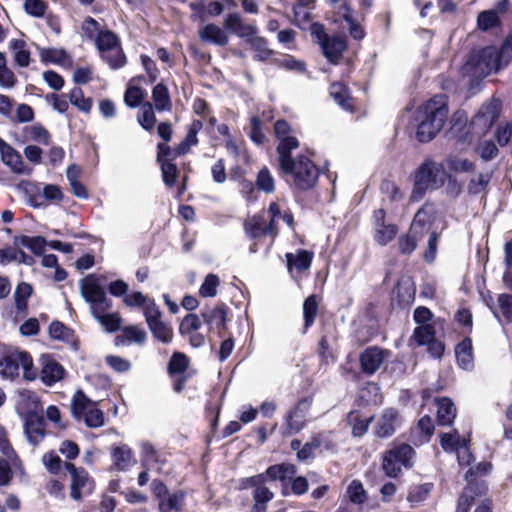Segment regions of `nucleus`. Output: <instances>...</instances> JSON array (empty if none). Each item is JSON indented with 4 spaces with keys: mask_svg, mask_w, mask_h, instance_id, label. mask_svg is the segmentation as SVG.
Listing matches in <instances>:
<instances>
[{
    "mask_svg": "<svg viewBox=\"0 0 512 512\" xmlns=\"http://www.w3.org/2000/svg\"><path fill=\"white\" fill-rule=\"evenodd\" d=\"M298 140H288L279 149V166L281 170L290 175L295 187L300 190H309L314 187L319 177V169L314 162L304 155L292 158V150L298 148Z\"/></svg>",
    "mask_w": 512,
    "mask_h": 512,
    "instance_id": "obj_1",
    "label": "nucleus"
},
{
    "mask_svg": "<svg viewBox=\"0 0 512 512\" xmlns=\"http://www.w3.org/2000/svg\"><path fill=\"white\" fill-rule=\"evenodd\" d=\"M510 63L507 57H504V50L496 46H486L473 49L466 62L461 68L463 76H467L472 81L481 80L491 73H497Z\"/></svg>",
    "mask_w": 512,
    "mask_h": 512,
    "instance_id": "obj_2",
    "label": "nucleus"
},
{
    "mask_svg": "<svg viewBox=\"0 0 512 512\" xmlns=\"http://www.w3.org/2000/svg\"><path fill=\"white\" fill-rule=\"evenodd\" d=\"M416 137L420 142L431 141L443 128L448 117L447 98L436 95L419 110Z\"/></svg>",
    "mask_w": 512,
    "mask_h": 512,
    "instance_id": "obj_3",
    "label": "nucleus"
},
{
    "mask_svg": "<svg viewBox=\"0 0 512 512\" xmlns=\"http://www.w3.org/2000/svg\"><path fill=\"white\" fill-rule=\"evenodd\" d=\"M493 469L489 461H481L475 467L468 468L464 474L466 485L457 500L456 512H469L477 498L488 493V482L484 479Z\"/></svg>",
    "mask_w": 512,
    "mask_h": 512,
    "instance_id": "obj_4",
    "label": "nucleus"
},
{
    "mask_svg": "<svg viewBox=\"0 0 512 512\" xmlns=\"http://www.w3.org/2000/svg\"><path fill=\"white\" fill-rule=\"evenodd\" d=\"M493 469L489 461H481L475 467L468 468L464 474L466 485L457 500L456 512H469L477 498L488 493V482L484 479Z\"/></svg>",
    "mask_w": 512,
    "mask_h": 512,
    "instance_id": "obj_5",
    "label": "nucleus"
},
{
    "mask_svg": "<svg viewBox=\"0 0 512 512\" xmlns=\"http://www.w3.org/2000/svg\"><path fill=\"white\" fill-rule=\"evenodd\" d=\"M447 174L444 166L432 159H426L414 173L411 202L421 201L429 190H437L446 182Z\"/></svg>",
    "mask_w": 512,
    "mask_h": 512,
    "instance_id": "obj_6",
    "label": "nucleus"
},
{
    "mask_svg": "<svg viewBox=\"0 0 512 512\" xmlns=\"http://www.w3.org/2000/svg\"><path fill=\"white\" fill-rule=\"evenodd\" d=\"M95 45L101 57L112 69H119L126 64V56L121 47L119 37L110 30L99 31L95 37Z\"/></svg>",
    "mask_w": 512,
    "mask_h": 512,
    "instance_id": "obj_7",
    "label": "nucleus"
},
{
    "mask_svg": "<svg viewBox=\"0 0 512 512\" xmlns=\"http://www.w3.org/2000/svg\"><path fill=\"white\" fill-rule=\"evenodd\" d=\"M246 236L255 242L250 245V252L256 253L258 251L257 242L265 236H268L273 241L278 235V227L276 224H271L266 216L264 210L257 214L248 217L243 224Z\"/></svg>",
    "mask_w": 512,
    "mask_h": 512,
    "instance_id": "obj_8",
    "label": "nucleus"
},
{
    "mask_svg": "<svg viewBox=\"0 0 512 512\" xmlns=\"http://www.w3.org/2000/svg\"><path fill=\"white\" fill-rule=\"evenodd\" d=\"M81 296L89 304L91 314H98L100 309H110L111 300L105 289L99 284L95 275L90 274L79 282Z\"/></svg>",
    "mask_w": 512,
    "mask_h": 512,
    "instance_id": "obj_9",
    "label": "nucleus"
},
{
    "mask_svg": "<svg viewBox=\"0 0 512 512\" xmlns=\"http://www.w3.org/2000/svg\"><path fill=\"white\" fill-rule=\"evenodd\" d=\"M71 410L76 418H84L89 427L97 428L104 424V413L81 390L74 394Z\"/></svg>",
    "mask_w": 512,
    "mask_h": 512,
    "instance_id": "obj_10",
    "label": "nucleus"
},
{
    "mask_svg": "<svg viewBox=\"0 0 512 512\" xmlns=\"http://www.w3.org/2000/svg\"><path fill=\"white\" fill-rule=\"evenodd\" d=\"M415 454V450H386L382 468L388 477H397L401 472V467L410 468L412 466L411 459Z\"/></svg>",
    "mask_w": 512,
    "mask_h": 512,
    "instance_id": "obj_11",
    "label": "nucleus"
},
{
    "mask_svg": "<svg viewBox=\"0 0 512 512\" xmlns=\"http://www.w3.org/2000/svg\"><path fill=\"white\" fill-rule=\"evenodd\" d=\"M386 212L384 209L375 210L373 213L374 240L381 246H385L391 242L398 228L392 223H386Z\"/></svg>",
    "mask_w": 512,
    "mask_h": 512,
    "instance_id": "obj_12",
    "label": "nucleus"
},
{
    "mask_svg": "<svg viewBox=\"0 0 512 512\" xmlns=\"http://www.w3.org/2000/svg\"><path fill=\"white\" fill-rule=\"evenodd\" d=\"M424 216L425 210L420 208L415 214L409 233L399 237L398 246L402 254H410L415 250L417 246L416 233L424 228Z\"/></svg>",
    "mask_w": 512,
    "mask_h": 512,
    "instance_id": "obj_13",
    "label": "nucleus"
},
{
    "mask_svg": "<svg viewBox=\"0 0 512 512\" xmlns=\"http://www.w3.org/2000/svg\"><path fill=\"white\" fill-rule=\"evenodd\" d=\"M311 406L312 399L306 397L301 399L295 408L288 413L286 425L289 433H296L304 427Z\"/></svg>",
    "mask_w": 512,
    "mask_h": 512,
    "instance_id": "obj_14",
    "label": "nucleus"
},
{
    "mask_svg": "<svg viewBox=\"0 0 512 512\" xmlns=\"http://www.w3.org/2000/svg\"><path fill=\"white\" fill-rule=\"evenodd\" d=\"M387 350L379 347H368L360 354L361 369L365 374H374L388 356Z\"/></svg>",
    "mask_w": 512,
    "mask_h": 512,
    "instance_id": "obj_15",
    "label": "nucleus"
},
{
    "mask_svg": "<svg viewBox=\"0 0 512 512\" xmlns=\"http://www.w3.org/2000/svg\"><path fill=\"white\" fill-rule=\"evenodd\" d=\"M28 353L25 351L15 350L7 353L0 359L1 373L8 378H14L19 375L22 363H28Z\"/></svg>",
    "mask_w": 512,
    "mask_h": 512,
    "instance_id": "obj_16",
    "label": "nucleus"
},
{
    "mask_svg": "<svg viewBox=\"0 0 512 512\" xmlns=\"http://www.w3.org/2000/svg\"><path fill=\"white\" fill-rule=\"evenodd\" d=\"M434 423L429 415L422 416L411 429V442L415 446L428 443L434 434Z\"/></svg>",
    "mask_w": 512,
    "mask_h": 512,
    "instance_id": "obj_17",
    "label": "nucleus"
},
{
    "mask_svg": "<svg viewBox=\"0 0 512 512\" xmlns=\"http://www.w3.org/2000/svg\"><path fill=\"white\" fill-rule=\"evenodd\" d=\"M41 363L40 377L45 385L51 386L63 378L65 370L56 360L50 356H42Z\"/></svg>",
    "mask_w": 512,
    "mask_h": 512,
    "instance_id": "obj_18",
    "label": "nucleus"
},
{
    "mask_svg": "<svg viewBox=\"0 0 512 512\" xmlns=\"http://www.w3.org/2000/svg\"><path fill=\"white\" fill-rule=\"evenodd\" d=\"M320 45L324 56L332 64L339 63L346 49V41L341 37L325 36Z\"/></svg>",
    "mask_w": 512,
    "mask_h": 512,
    "instance_id": "obj_19",
    "label": "nucleus"
},
{
    "mask_svg": "<svg viewBox=\"0 0 512 512\" xmlns=\"http://www.w3.org/2000/svg\"><path fill=\"white\" fill-rule=\"evenodd\" d=\"M399 422L400 420L397 411L394 409H387L377 421L375 434L381 438L390 437L394 434Z\"/></svg>",
    "mask_w": 512,
    "mask_h": 512,
    "instance_id": "obj_20",
    "label": "nucleus"
},
{
    "mask_svg": "<svg viewBox=\"0 0 512 512\" xmlns=\"http://www.w3.org/2000/svg\"><path fill=\"white\" fill-rule=\"evenodd\" d=\"M201 316L210 330L216 329L221 333V330L226 328V310L223 305L206 307L202 310Z\"/></svg>",
    "mask_w": 512,
    "mask_h": 512,
    "instance_id": "obj_21",
    "label": "nucleus"
},
{
    "mask_svg": "<svg viewBox=\"0 0 512 512\" xmlns=\"http://www.w3.org/2000/svg\"><path fill=\"white\" fill-rule=\"evenodd\" d=\"M295 473L296 468L293 464L282 463L269 466L266 471L260 473V475H263V484H266L268 481L279 480L284 482L287 479H292Z\"/></svg>",
    "mask_w": 512,
    "mask_h": 512,
    "instance_id": "obj_22",
    "label": "nucleus"
},
{
    "mask_svg": "<svg viewBox=\"0 0 512 512\" xmlns=\"http://www.w3.org/2000/svg\"><path fill=\"white\" fill-rule=\"evenodd\" d=\"M5 458H0V486L8 485L13 478L12 466L17 467L21 460L16 450H2Z\"/></svg>",
    "mask_w": 512,
    "mask_h": 512,
    "instance_id": "obj_23",
    "label": "nucleus"
},
{
    "mask_svg": "<svg viewBox=\"0 0 512 512\" xmlns=\"http://www.w3.org/2000/svg\"><path fill=\"white\" fill-rule=\"evenodd\" d=\"M66 469L71 474V491L70 496L74 500L82 499V489L86 486L88 482V474L86 471H78L73 463L66 462Z\"/></svg>",
    "mask_w": 512,
    "mask_h": 512,
    "instance_id": "obj_24",
    "label": "nucleus"
},
{
    "mask_svg": "<svg viewBox=\"0 0 512 512\" xmlns=\"http://www.w3.org/2000/svg\"><path fill=\"white\" fill-rule=\"evenodd\" d=\"M18 409L29 418L35 417L41 410V403L36 393L23 390L19 394Z\"/></svg>",
    "mask_w": 512,
    "mask_h": 512,
    "instance_id": "obj_25",
    "label": "nucleus"
},
{
    "mask_svg": "<svg viewBox=\"0 0 512 512\" xmlns=\"http://www.w3.org/2000/svg\"><path fill=\"white\" fill-rule=\"evenodd\" d=\"M146 332L136 325L126 326L122 329V333L115 337L116 346H127L131 343L143 344L146 340Z\"/></svg>",
    "mask_w": 512,
    "mask_h": 512,
    "instance_id": "obj_26",
    "label": "nucleus"
},
{
    "mask_svg": "<svg viewBox=\"0 0 512 512\" xmlns=\"http://www.w3.org/2000/svg\"><path fill=\"white\" fill-rule=\"evenodd\" d=\"M434 405L437 408V422L439 425H450L456 417V407L447 397L436 398Z\"/></svg>",
    "mask_w": 512,
    "mask_h": 512,
    "instance_id": "obj_27",
    "label": "nucleus"
},
{
    "mask_svg": "<svg viewBox=\"0 0 512 512\" xmlns=\"http://www.w3.org/2000/svg\"><path fill=\"white\" fill-rule=\"evenodd\" d=\"M24 432L29 444L38 445L45 436L44 420L42 417L28 418L24 425Z\"/></svg>",
    "mask_w": 512,
    "mask_h": 512,
    "instance_id": "obj_28",
    "label": "nucleus"
},
{
    "mask_svg": "<svg viewBox=\"0 0 512 512\" xmlns=\"http://www.w3.org/2000/svg\"><path fill=\"white\" fill-rule=\"evenodd\" d=\"M455 355L458 365L464 370H471L474 367L473 347L470 338L463 339L455 347Z\"/></svg>",
    "mask_w": 512,
    "mask_h": 512,
    "instance_id": "obj_29",
    "label": "nucleus"
},
{
    "mask_svg": "<svg viewBox=\"0 0 512 512\" xmlns=\"http://www.w3.org/2000/svg\"><path fill=\"white\" fill-rule=\"evenodd\" d=\"M199 37L202 41L212 43L218 46H225L228 43L226 33L215 24H207L199 31Z\"/></svg>",
    "mask_w": 512,
    "mask_h": 512,
    "instance_id": "obj_30",
    "label": "nucleus"
},
{
    "mask_svg": "<svg viewBox=\"0 0 512 512\" xmlns=\"http://www.w3.org/2000/svg\"><path fill=\"white\" fill-rule=\"evenodd\" d=\"M26 46V42L21 39H12L9 41V48L14 52V63L22 68L28 67L31 61V54Z\"/></svg>",
    "mask_w": 512,
    "mask_h": 512,
    "instance_id": "obj_31",
    "label": "nucleus"
},
{
    "mask_svg": "<svg viewBox=\"0 0 512 512\" xmlns=\"http://www.w3.org/2000/svg\"><path fill=\"white\" fill-rule=\"evenodd\" d=\"M252 496L254 504L250 512H266L267 503L273 499L274 494L265 484H260L254 488Z\"/></svg>",
    "mask_w": 512,
    "mask_h": 512,
    "instance_id": "obj_32",
    "label": "nucleus"
},
{
    "mask_svg": "<svg viewBox=\"0 0 512 512\" xmlns=\"http://www.w3.org/2000/svg\"><path fill=\"white\" fill-rule=\"evenodd\" d=\"M494 316L501 321L503 320L506 323L512 322V295L510 294H500L497 298V307L491 308Z\"/></svg>",
    "mask_w": 512,
    "mask_h": 512,
    "instance_id": "obj_33",
    "label": "nucleus"
},
{
    "mask_svg": "<svg viewBox=\"0 0 512 512\" xmlns=\"http://www.w3.org/2000/svg\"><path fill=\"white\" fill-rule=\"evenodd\" d=\"M2 159L16 173L28 174L30 172V168L24 165L21 155L8 145L2 149Z\"/></svg>",
    "mask_w": 512,
    "mask_h": 512,
    "instance_id": "obj_34",
    "label": "nucleus"
},
{
    "mask_svg": "<svg viewBox=\"0 0 512 512\" xmlns=\"http://www.w3.org/2000/svg\"><path fill=\"white\" fill-rule=\"evenodd\" d=\"M152 99L155 104V109L159 112L170 111L172 108V102L168 88L158 83L152 90Z\"/></svg>",
    "mask_w": 512,
    "mask_h": 512,
    "instance_id": "obj_35",
    "label": "nucleus"
},
{
    "mask_svg": "<svg viewBox=\"0 0 512 512\" xmlns=\"http://www.w3.org/2000/svg\"><path fill=\"white\" fill-rule=\"evenodd\" d=\"M440 444L442 448H468L470 436L460 435L457 430L440 435Z\"/></svg>",
    "mask_w": 512,
    "mask_h": 512,
    "instance_id": "obj_36",
    "label": "nucleus"
},
{
    "mask_svg": "<svg viewBox=\"0 0 512 512\" xmlns=\"http://www.w3.org/2000/svg\"><path fill=\"white\" fill-rule=\"evenodd\" d=\"M36 48L44 63L63 64L69 58L67 52L61 48H43L38 45Z\"/></svg>",
    "mask_w": 512,
    "mask_h": 512,
    "instance_id": "obj_37",
    "label": "nucleus"
},
{
    "mask_svg": "<svg viewBox=\"0 0 512 512\" xmlns=\"http://www.w3.org/2000/svg\"><path fill=\"white\" fill-rule=\"evenodd\" d=\"M435 328L431 324L417 326L409 340L410 345L414 342L417 346L427 345L435 337Z\"/></svg>",
    "mask_w": 512,
    "mask_h": 512,
    "instance_id": "obj_38",
    "label": "nucleus"
},
{
    "mask_svg": "<svg viewBox=\"0 0 512 512\" xmlns=\"http://www.w3.org/2000/svg\"><path fill=\"white\" fill-rule=\"evenodd\" d=\"M248 43L255 51L254 59L257 61H265L270 58L274 51L269 48L268 41L260 36H254L248 39Z\"/></svg>",
    "mask_w": 512,
    "mask_h": 512,
    "instance_id": "obj_39",
    "label": "nucleus"
},
{
    "mask_svg": "<svg viewBox=\"0 0 512 512\" xmlns=\"http://www.w3.org/2000/svg\"><path fill=\"white\" fill-rule=\"evenodd\" d=\"M32 291V286L26 282H22L16 287L14 292V300L18 313L26 312L28 299L31 296Z\"/></svg>",
    "mask_w": 512,
    "mask_h": 512,
    "instance_id": "obj_40",
    "label": "nucleus"
},
{
    "mask_svg": "<svg viewBox=\"0 0 512 512\" xmlns=\"http://www.w3.org/2000/svg\"><path fill=\"white\" fill-rule=\"evenodd\" d=\"M346 494L351 503L362 505L368 500V495L361 481L352 480L348 485Z\"/></svg>",
    "mask_w": 512,
    "mask_h": 512,
    "instance_id": "obj_41",
    "label": "nucleus"
},
{
    "mask_svg": "<svg viewBox=\"0 0 512 512\" xmlns=\"http://www.w3.org/2000/svg\"><path fill=\"white\" fill-rule=\"evenodd\" d=\"M330 96L345 110H351L350 96L348 89L342 83H333L330 86Z\"/></svg>",
    "mask_w": 512,
    "mask_h": 512,
    "instance_id": "obj_42",
    "label": "nucleus"
},
{
    "mask_svg": "<svg viewBox=\"0 0 512 512\" xmlns=\"http://www.w3.org/2000/svg\"><path fill=\"white\" fill-rule=\"evenodd\" d=\"M286 258L288 268L294 267L299 271L307 270L312 261V256L305 250L299 251L296 255L287 253Z\"/></svg>",
    "mask_w": 512,
    "mask_h": 512,
    "instance_id": "obj_43",
    "label": "nucleus"
},
{
    "mask_svg": "<svg viewBox=\"0 0 512 512\" xmlns=\"http://www.w3.org/2000/svg\"><path fill=\"white\" fill-rule=\"evenodd\" d=\"M137 121L143 129L147 131H151L153 129L156 123V116L153 105L150 102L142 104L141 110L137 116Z\"/></svg>",
    "mask_w": 512,
    "mask_h": 512,
    "instance_id": "obj_44",
    "label": "nucleus"
},
{
    "mask_svg": "<svg viewBox=\"0 0 512 512\" xmlns=\"http://www.w3.org/2000/svg\"><path fill=\"white\" fill-rule=\"evenodd\" d=\"M318 314V301L316 295H310L303 303L304 329L313 325Z\"/></svg>",
    "mask_w": 512,
    "mask_h": 512,
    "instance_id": "obj_45",
    "label": "nucleus"
},
{
    "mask_svg": "<svg viewBox=\"0 0 512 512\" xmlns=\"http://www.w3.org/2000/svg\"><path fill=\"white\" fill-rule=\"evenodd\" d=\"M109 309H100L98 314H92L93 317L105 327L109 332H114L121 325V317L117 313L106 314Z\"/></svg>",
    "mask_w": 512,
    "mask_h": 512,
    "instance_id": "obj_46",
    "label": "nucleus"
},
{
    "mask_svg": "<svg viewBox=\"0 0 512 512\" xmlns=\"http://www.w3.org/2000/svg\"><path fill=\"white\" fill-rule=\"evenodd\" d=\"M112 458L115 468L119 471H126L136 463L132 450H113Z\"/></svg>",
    "mask_w": 512,
    "mask_h": 512,
    "instance_id": "obj_47",
    "label": "nucleus"
},
{
    "mask_svg": "<svg viewBox=\"0 0 512 512\" xmlns=\"http://www.w3.org/2000/svg\"><path fill=\"white\" fill-rule=\"evenodd\" d=\"M185 493L177 491L168 496V499L159 501L160 512H171L172 510L180 511L184 503Z\"/></svg>",
    "mask_w": 512,
    "mask_h": 512,
    "instance_id": "obj_48",
    "label": "nucleus"
},
{
    "mask_svg": "<svg viewBox=\"0 0 512 512\" xmlns=\"http://www.w3.org/2000/svg\"><path fill=\"white\" fill-rule=\"evenodd\" d=\"M432 488L433 484L431 483H424L411 487L407 495V501L412 505L425 501L428 498Z\"/></svg>",
    "mask_w": 512,
    "mask_h": 512,
    "instance_id": "obj_49",
    "label": "nucleus"
},
{
    "mask_svg": "<svg viewBox=\"0 0 512 512\" xmlns=\"http://www.w3.org/2000/svg\"><path fill=\"white\" fill-rule=\"evenodd\" d=\"M446 165L450 171L455 173H469L475 169L473 162L458 156H449L446 159Z\"/></svg>",
    "mask_w": 512,
    "mask_h": 512,
    "instance_id": "obj_50",
    "label": "nucleus"
},
{
    "mask_svg": "<svg viewBox=\"0 0 512 512\" xmlns=\"http://www.w3.org/2000/svg\"><path fill=\"white\" fill-rule=\"evenodd\" d=\"M490 179L491 175L489 173H479L473 176L467 185L468 193L478 195L482 192H485L489 185Z\"/></svg>",
    "mask_w": 512,
    "mask_h": 512,
    "instance_id": "obj_51",
    "label": "nucleus"
},
{
    "mask_svg": "<svg viewBox=\"0 0 512 512\" xmlns=\"http://www.w3.org/2000/svg\"><path fill=\"white\" fill-rule=\"evenodd\" d=\"M256 186L265 193H272L275 190L274 178L267 167L259 170L256 178Z\"/></svg>",
    "mask_w": 512,
    "mask_h": 512,
    "instance_id": "obj_52",
    "label": "nucleus"
},
{
    "mask_svg": "<svg viewBox=\"0 0 512 512\" xmlns=\"http://www.w3.org/2000/svg\"><path fill=\"white\" fill-rule=\"evenodd\" d=\"M499 23L500 20L496 10L483 11L478 15L477 18L478 27L483 31L497 27Z\"/></svg>",
    "mask_w": 512,
    "mask_h": 512,
    "instance_id": "obj_53",
    "label": "nucleus"
},
{
    "mask_svg": "<svg viewBox=\"0 0 512 512\" xmlns=\"http://www.w3.org/2000/svg\"><path fill=\"white\" fill-rule=\"evenodd\" d=\"M69 100L72 105L80 111L88 113L92 108L91 98H85L82 89L74 88L69 93Z\"/></svg>",
    "mask_w": 512,
    "mask_h": 512,
    "instance_id": "obj_54",
    "label": "nucleus"
},
{
    "mask_svg": "<svg viewBox=\"0 0 512 512\" xmlns=\"http://www.w3.org/2000/svg\"><path fill=\"white\" fill-rule=\"evenodd\" d=\"M189 360L187 356L180 352H175L168 364L169 374H183L188 368Z\"/></svg>",
    "mask_w": 512,
    "mask_h": 512,
    "instance_id": "obj_55",
    "label": "nucleus"
},
{
    "mask_svg": "<svg viewBox=\"0 0 512 512\" xmlns=\"http://www.w3.org/2000/svg\"><path fill=\"white\" fill-rule=\"evenodd\" d=\"M20 244L30 249L34 254L41 255L45 250V246L48 245V242L41 236H22L20 238Z\"/></svg>",
    "mask_w": 512,
    "mask_h": 512,
    "instance_id": "obj_56",
    "label": "nucleus"
},
{
    "mask_svg": "<svg viewBox=\"0 0 512 512\" xmlns=\"http://www.w3.org/2000/svg\"><path fill=\"white\" fill-rule=\"evenodd\" d=\"M145 95L146 92L142 88L129 86L125 92L124 101L127 106L135 108L142 103Z\"/></svg>",
    "mask_w": 512,
    "mask_h": 512,
    "instance_id": "obj_57",
    "label": "nucleus"
},
{
    "mask_svg": "<svg viewBox=\"0 0 512 512\" xmlns=\"http://www.w3.org/2000/svg\"><path fill=\"white\" fill-rule=\"evenodd\" d=\"M201 325L202 323L198 315L188 314L183 318L179 326V331L182 335L191 334L197 332Z\"/></svg>",
    "mask_w": 512,
    "mask_h": 512,
    "instance_id": "obj_58",
    "label": "nucleus"
},
{
    "mask_svg": "<svg viewBox=\"0 0 512 512\" xmlns=\"http://www.w3.org/2000/svg\"><path fill=\"white\" fill-rule=\"evenodd\" d=\"M219 278L215 274H208L199 289V293L203 297H214L217 294L219 286Z\"/></svg>",
    "mask_w": 512,
    "mask_h": 512,
    "instance_id": "obj_59",
    "label": "nucleus"
},
{
    "mask_svg": "<svg viewBox=\"0 0 512 512\" xmlns=\"http://www.w3.org/2000/svg\"><path fill=\"white\" fill-rule=\"evenodd\" d=\"M149 329L153 336L163 343H169L172 340L173 330L163 321L150 326Z\"/></svg>",
    "mask_w": 512,
    "mask_h": 512,
    "instance_id": "obj_60",
    "label": "nucleus"
},
{
    "mask_svg": "<svg viewBox=\"0 0 512 512\" xmlns=\"http://www.w3.org/2000/svg\"><path fill=\"white\" fill-rule=\"evenodd\" d=\"M143 313L147 322L148 327L161 322V311L159 307L156 305L154 299L148 301V303L143 308Z\"/></svg>",
    "mask_w": 512,
    "mask_h": 512,
    "instance_id": "obj_61",
    "label": "nucleus"
},
{
    "mask_svg": "<svg viewBox=\"0 0 512 512\" xmlns=\"http://www.w3.org/2000/svg\"><path fill=\"white\" fill-rule=\"evenodd\" d=\"M23 7L27 14L36 18L43 17L47 9L43 0H24Z\"/></svg>",
    "mask_w": 512,
    "mask_h": 512,
    "instance_id": "obj_62",
    "label": "nucleus"
},
{
    "mask_svg": "<svg viewBox=\"0 0 512 512\" xmlns=\"http://www.w3.org/2000/svg\"><path fill=\"white\" fill-rule=\"evenodd\" d=\"M26 136L38 143L48 144L50 135L48 131L40 125H32L26 128Z\"/></svg>",
    "mask_w": 512,
    "mask_h": 512,
    "instance_id": "obj_63",
    "label": "nucleus"
},
{
    "mask_svg": "<svg viewBox=\"0 0 512 512\" xmlns=\"http://www.w3.org/2000/svg\"><path fill=\"white\" fill-rule=\"evenodd\" d=\"M160 165L164 183L168 187H173L178 175L177 166L171 161L161 162Z\"/></svg>",
    "mask_w": 512,
    "mask_h": 512,
    "instance_id": "obj_64",
    "label": "nucleus"
}]
</instances>
